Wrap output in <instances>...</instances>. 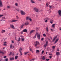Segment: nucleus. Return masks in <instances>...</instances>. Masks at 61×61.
<instances>
[{"instance_id":"1","label":"nucleus","mask_w":61,"mask_h":61,"mask_svg":"<svg viewBox=\"0 0 61 61\" xmlns=\"http://www.w3.org/2000/svg\"><path fill=\"white\" fill-rule=\"evenodd\" d=\"M48 46V41H46V43L44 45V47L45 48H46V46Z\"/></svg>"},{"instance_id":"2","label":"nucleus","mask_w":61,"mask_h":61,"mask_svg":"<svg viewBox=\"0 0 61 61\" xmlns=\"http://www.w3.org/2000/svg\"><path fill=\"white\" fill-rule=\"evenodd\" d=\"M39 44V42H38V41H37L36 42L35 44V46L36 48H37V45Z\"/></svg>"},{"instance_id":"3","label":"nucleus","mask_w":61,"mask_h":61,"mask_svg":"<svg viewBox=\"0 0 61 61\" xmlns=\"http://www.w3.org/2000/svg\"><path fill=\"white\" fill-rule=\"evenodd\" d=\"M34 10L36 12H38L39 10L38 9L36 8H34Z\"/></svg>"},{"instance_id":"4","label":"nucleus","mask_w":61,"mask_h":61,"mask_svg":"<svg viewBox=\"0 0 61 61\" xmlns=\"http://www.w3.org/2000/svg\"><path fill=\"white\" fill-rule=\"evenodd\" d=\"M20 12L21 15H25V13L22 10H21Z\"/></svg>"},{"instance_id":"5","label":"nucleus","mask_w":61,"mask_h":61,"mask_svg":"<svg viewBox=\"0 0 61 61\" xmlns=\"http://www.w3.org/2000/svg\"><path fill=\"white\" fill-rule=\"evenodd\" d=\"M22 50V49L21 48H20V49L19 50V51L20 53V54L21 55H22L23 54L22 53V52H21V51Z\"/></svg>"},{"instance_id":"6","label":"nucleus","mask_w":61,"mask_h":61,"mask_svg":"<svg viewBox=\"0 0 61 61\" xmlns=\"http://www.w3.org/2000/svg\"><path fill=\"white\" fill-rule=\"evenodd\" d=\"M25 25H29V22H26L24 24Z\"/></svg>"},{"instance_id":"7","label":"nucleus","mask_w":61,"mask_h":61,"mask_svg":"<svg viewBox=\"0 0 61 61\" xmlns=\"http://www.w3.org/2000/svg\"><path fill=\"white\" fill-rule=\"evenodd\" d=\"M0 6L1 7H3L2 2V1H1V0H0Z\"/></svg>"},{"instance_id":"8","label":"nucleus","mask_w":61,"mask_h":61,"mask_svg":"<svg viewBox=\"0 0 61 61\" xmlns=\"http://www.w3.org/2000/svg\"><path fill=\"white\" fill-rule=\"evenodd\" d=\"M58 14L60 16H61V10H59L58 11Z\"/></svg>"},{"instance_id":"9","label":"nucleus","mask_w":61,"mask_h":61,"mask_svg":"<svg viewBox=\"0 0 61 61\" xmlns=\"http://www.w3.org/2000/svg\"><path fill=\"white\" fill-rule=\"evenodd\" d=\"M10 27L13 29H14L15 28L14 27V26L12 25L11 24L10 25Z\"/></svg>"},{"instance_id":"10","label":"nucleus","mask_w":61,"mask_h":61,"mask_svg":"<svg viewBox=\"0 0 61 61\" xmlns=\"http://www.w3.org/2000/svg\"><path fill=\"white\" fill-rule=\"evenodd\" d=\"M59 40V39H57L55 41V43H54V44H56V43H57L58 42V41Z\"/></svg>"},{"instance_id":"11","label":"nucleus","mask_w":61,"mask_h":61,"mask_svg":"<svg viewBox=\"0 0 61 61\" xmlns=\"http://www.w3.org/2000/svg\"><path fill=\"white\" fill-rule=\"evenodd\" d=\"M17 21V20H13L11 21L12 23H13V22H16Z\"/></svg>"},{"instance_id":"12","label":"nucleus","mask_w":61,"mask_h":61,"mask_svg":"<svg viewBox=\"0 0 61 61\" xmlns=\"http://www.w3.org/2000/svg\"><path fill=\"white\" fill-rule=\"evenodd\" d=\"M35 32L34 30H31L30 32V34L31 35V34H32V33H34Z\"/></svg>"},{"instance_id":"13","label":"nucleus","mask_w":61,"mask_h":61,"mask_svg":"<svg viewBox=\"0 0 61 61\" xmlns=\"http://www.w3.org/2000/svg\"><path fill=\"white\" fill-rule=\"evenodd\" d=\"M42 59L43 60H45V59H46V57H45V56H44L42 57Z\"/></svg>"},{"instance_id":"14","label":"nucleus","mask_w":61,"mask_h":61,"mask_svg":"<svg viewBox=\"0 0 61 61\" xmlns=\"http://www.w3.org/2000/svg\"><path fill=\"white\" fill-rule=\"evenodd\" d=\"M22 32H27V30L26 29H25L23 30V31H22Z\"/></svg>"},{"instance_id":"15","label":"nucleus","mask_w":61,"mask_h":61,"mask_svg":"<svg viewBox=\"0 0 61 61\" xmlns=\"http://www.w3.org/2000/svg\"><path fill=\"white\" fill-rule=\"evenodd\" d=\"M46 31L47 32H48L49 31V30L48 29V27L47 26L46 28Z\"/></svg>"},{"instance_id":"16","label":"nucleus","mask_w":61,"mask_h":61,"mask_svg":"<svg viewBox=\"0 0 61 61\" xmlns=\"http://www.w3.org/2000/svg\"><path fill=\"white\" fill-rule=\"evenodd\" d=\"M56 55L57 56H59L60 55V53L58 52H56Z\"/></svg>"},{"instance_id":"17","label":"nucleus","mask_w":61,"mask_h":61,"mask_svg":"<svg viewBox=\"0 0 61 61\" xmlns=\"http://www.w3.org/2000/svg\"><path fill=\"white\" fill-rule=\"evenodd\" d=\"M40 35H39V34L38 35L37 37L39 39H40Z\"/></svg>"},{"instance_id":"18","label":"nucleus","mask_w":61,"mask_h":61,"mask_svg":"<svg viewBox=\"0 0 61 61\" xmlns=\"http://www.w3.org/2000/svg\"><path fill=\"white\" fill-rule=\"evenodd\" d=\"M5 32V30H3L1 31V33H4Z\"/></svg>"},{"instance_id":"19","label":"nucleus","mask_w":61,"mask_h":61,"mask_svg":"<svg viewBox=\"0 0 61 61\" xmlns=\"http://www.w3.org/2000/svg\"><path fill=\"white\" fill-rule=\"evenodd\" d=\"M45 20H49L50 19L49 18H46L45 19Z\"/></svg>"},{"instance_id":"20","label":"nucleus","mask_w":61,"mask_h":61,"mask_svg":"<svg viewBox=\"0 0 61 61\" xmlns=\"http://www.w3.org/2000/svg\"><path fill=\"white\" fill-rule=\"evenodd\" d=\"M54 20H52L51 21H50V23H51V24H53V23H54Z\"/></svg>"},{"instance_id":"21","label":"nucleus","mask_w":61,"mask_h":61,"mask_svg":"<svg viewBox=\"0 0 61 61\" xmlns=\"http://www.w3.org/2000/svg\"><path fill=\"white\" fill-rule=\"evenodd\" d=\"M4 43V46H6V44L7 43V42H5Z\"/></svg>"},{"instance_id":"22","label":"nucleus","mask_w":61,"mask_h":61,"mask_svg":"<svg viewBox=\"0 0 61 61\" xmlns=\"http://www.w3.org/2000/svg\"><path fill=\"white\" fill-rule=\"evenodd\" d=\"M29 17H26V20L27 21V20H29Z\"/></svg>"},{"instance_id":"23","label":"nucleus","mask_w":61,"mask_h":61,"mask_svg":"<svg viewBox=\"0 0 61 61\" xmlns=\"http://www.w3.org/2000/svg\"><path fill=\"white\" fill-rule=\"evenodd\" d=\"M10 60H13L14 59V57L11 58H10Z\"/></svg>"},{"instance_id":"24","label":"nucleus","mask_w":61,"mask_h":61,"mask_svg":"<svg viewBox=\"0 0 61 61\" xmlns=\"http://www.w3.org/2000/svg\"><path fill=\"white\" fill-rule=\"evenodd\" d=\"M56 25V24H54L52 25V27H55V26Z\"/></svg>"},{"instance_id":"25","label":"nucleus","mask_w":61,"mask_h":61,"mask_svg":"<svg viewBox=\"0 0 61 61\" xmlns=\"http://www.w3.org/2000/svg\"><path fill=\"white\" fill-rule=\"evenodd\" d=\"M31 2L32 3H35V2H34V1L33 0H31Z\"/></svg>"},{"instance_id":"26","label":"nucleus","mask_w":61,"mask_h":61,"mask_svg":"<svg viewBox=\"0 0 61 61\" xmlns=\"http://www.w3.org/2000/svg\"><path fill=\"white\" fill-rule=\"evenodd\" d=\"M0 54H4V53L2 51H0Z\"/></svg>"},{"instance_id":"27","label":"nucleus","mask_w":61,"mask_h":61,"mask_svg":"<svg viewBox=\"0 0 61 61\" xmlns=\"http://www.w3.org/2000/svg\"><path fill=\"white\" fill-rule=\"evenodd\" d=\"M21 39L19 37L18 38L17 41H20V40Z\"/></svg>"},{"instance_id":"28","label":"nucleus","mask_w":61,"mask_h":61,"mask_svg":"<svg viewBox=\"0 0 61 61\" xmlns=\"http://www.w3.org/2000/svg\"><path fill=\"white\" fill-rule=\"evenodd\" d=\"M29 20L30 22H32V19L31 18H30Z\"/></svg>"},{"instance_id":"29","label":"nucleus","mask_w":61,"mask_h":61,"mask_svg":"<svg viewBox=\"0 0 61 61\" xmlns=\"http://www.w3.org/2000/svg\"><path fill=\"white\" fill-rule=\"evenodd\" d=\"M21 39V41H24V40H25V39L24 38H22Z\"/></svg>"},{"instance_id":"30","label":"nucleus","mask_w":61,"mask_h":61,"mask_svg":"<svg viewBox=\"0 0 61 61\" xmlns=\"http://www.w3.org/2000/svg\"><path fill=\"white\" fill-rule=\"evenodd\" d=\"M15 5L16 6H18V4L17 3L15 4Z\"/></svg>"},{"instance_id":"31","label":"nucleus","mask_w":61,"mask_h":61,"mask_svg":"<svg viewBox=\"0 0 61 61\" xmlns=\"http://www.w3.org/2000/svg\"><path fill=\"white\" fill-rule=\"evenodd\" d=\"M12 47H13V45H12V44L10 46V48H12Z\"/></svg>"},{"instance_id":"32","label":"nucleus","mask_w":61,"mask_h":61,"mask_svg":"<svg viewBox=\"0 0 61 61\" xmlns=\"http://www.w3.org/2000/svg\"><path fill=\"white\" fill-rule=\"evenodd\" d=\"M18 56H15V59H17V58H18Z\"/></svg>"},{"instance_id":"33","label":"nucleus","mask_w":61,"mask_h":61,"mask_svg":"<svg viewBox=\"0 0 61 61\" xmlns=\"http://www.w3.org/2000/svg\"><path fill=\"white\" fill-rule=\"evenodd\" d=\"M4 16V15H0V18H1V17H2Z\"/></svg>"},{"instance_id":"34","label":"nucleus","mask_w":61,"mask_h":61,"mask_svg":"<svg viewBox=\"0 0 61 61\" xmlns=\"http://www.w3.org/2000/svg\"><path fill=\"white\" fill-rule=\"evenodd\" d=\"M28 52H25L24 54L25 55H26V54H28Z\"/></svg>"},{"instance_id":"35","label":"nucleus","mask_w":61,"mask_h":61,"mask_svg":"<svg viewBox=\"0 0 61 61\" xmlns=\"http://www.w3.org/2000/svg\"><path fill=\"white\" fill-rule=\"evenodd\" d=\"M5 17H3L2 18V20H4L5 19Z\"/></svg>"},{"instance_id":"36","label":"nucleus","mask_w":61,"mask_h":61,"mask_svg":"<svg viewBox=\"0 0 61 61\" xmlns=\"http://www.w3.org/2000/svg\"><path fill=\"white\" fill-rule=\"evenodd\" d=\"M7 7L8 8H10V6H7Z\"/></svg>"},{"instance_id":"37","label":"nucleus","mask_w":61,"mask_h":61,"mask_svg":"<svg viewBox=\"0 0 61 61\" xmlns=\"http://www.w3.org/2000/svg\"><path fill=\"white\" fill-rule=\"evenodd\" d=\"M55 46H52L53 49H55Z\"/></svg>"},{"instance_id":"38","label":"nucleus","mask_w":61,"mask_h":61,"mask_svg":"<svg viewBox=\"0 0 61 61\" xmlns=\"http://www.w3.org/2000/svg\"><path fill=\"white\" fill-rule=\"evenodd\" d=\"M57 36H56L54 38L55 39H56V38H57Z\"/></svg>"},{"instance_id":"39","label":"nucleus","mask_w":61,"mask_h":61,"mask_svg":"<svg viewBox=\"0 0 61 61\" xmlns=\"http://www.w3.org/2000/svg\"><path fill=\"white\" fill-rule=\"evenodd\" d=\"M43 35L44 37H46V35L45 34H44Z\"/></svg>"},{"instance_id":"40","label":"nucleus","mask_w":61,"mask_h":61,"mask_svg":"<svg viewBox=\"0 0 61 61\" xmlns=\"http://www.w3.org/2000/svg\"><path fill=\"white\" fill-rule=\"evenodd\" d=\"M16 10L18 12H19V11H20V10H19V9H16Z\"/></svg>"},{"instance_id":"41","label":"nucleus","mask_w":61,"mask_h":61,"mask_svg":"<svg viewBox=\"0 0 61 61\" xmlns=\"http://www.w3.org/2000/svg\"><path fill=\"white\" fill-rule=\"evenodd\" d=\"M36 53H37V52H38V53L39 52V51L38 50H37L36 51Z\"/></svg>"},{"instance_id":"42","label":"nucleus","mask_w":61,"mask_h":61,"mask_svg":"<svg viewBox=\"0 0 61 61\" xmlns=\"http://www.w3.org/2000/svg\"><path fill=\"white\" fill-rule=\"evenodd\" d=\"M36 37V35H35V36L33 37V38H35Z\"/></svg>"},{"instance_id":"43","label":"nucleus","mask_w":61,"mask_h":61,"mask_svg":"<svg viewBox=\"0 0 61 61\" xmlns=\"http://www.w3.org/2000/svg\"><path fill=\"white\" fill-rule=\"evenodd\" d=\"M38 33H37V32H36V34H35V35L36 36V35H37V36H38Z\"/></svg>"},{"instance_id":"44","label":"nucleus","mask_w":61,"mask_h":61,"mask_svg":"<svg viewBox=\"0 0 61 61\" xmlns=\"http://www.w3.org/2000/svg\"><path fill=\"white\" fill-rule=\"evenodd\" d=\"M44 53V51L43 50L42 51V54H43V53Z\"/></svg>"},{"instance_id":"45","label":"nucleus","mask_w":61,"mask_h":61,"mask_svg":"<svg viewBox=\"0 0 61 61\" xmlns=\"http://www.w3.org/2000/svg\"><path fill=\"white\" fill-rule=\"evenodd\" d=\"M45 23H47V20H46L45 21Z\"/></svg>"},{"instance_id":"46","label":"nucleus","mask_w":61,"mask_h":61,"mask_svg":"<svg viewBox=\"0 0 61 61\" xmlns=\"http://www.w3.org/2000/svg\"><path fill=\"white\" fill-rule=\"evenodd\" d=\"M23 26H24V24H23L21 26V28H23Z\"/></svg>"},{"instance_id":"47","label":"nucleus","mask_w":61,"mask_h":61,"mask_svg":"<svg viewBox=\"0 0 61 61\" xmlns=\"http://www.w3.org/2000/svg\"><path fill=\"white\" fill-rule=\"evenodd\" d=\"M51 32H53V31H54V30H53V29H51Z\"/></svg>"},{"instance_id":"48","label":"nucleus","mask_w":61,"mask_h":61,"mask_svg":"<svg viewBox=\"0 0 61 61\" xmlns=\"http://www.w3.org/2000/svg\"><path fill=\"white\" fill-rule=\"evenodd\" d=\"M12 55V52H10V54H9V55L10 56V55Z\"/></svg>"},{"instance_id":"49","label":"nucleus","mask_w":61,"mask_h":61,"mask_svg":"<svg viewBox=\"0 0 61 61\" xmlns=\"http://www.w3.org/2000/svg\"><path fill=\"white\" fill-rule=\"evenodd\" d=\"M49 57H50V58L51 59V58H52V57L51 56H49Z\"/></svg>"},{"instance_id":"50","label":"nucleus","mask_w":61,"mask_h":61,"mask_svg":"<svg viewBox=\"0 0 61 61\" xmlns=\"http://www.w3.org/2000/svg\"><path fill=\"white\" fill-rule=\"evenodd\" d=\"M55 39H54V38L53 41H52L53 42H54V41H55Z\"/></svg>"},{"instance_id":"51","label":"nucleus","mask_w":61,"mask_h":61,"mask_svg":"<svg viewBox=\"0 0 61 61\" xmlns=\"http://www.w3.org/2000/svg\"><path fill=\"white\" fill-rule=\"evenodd\" d=\"M48 3H46V5H47V6H48Z\"/></svg>"},{"instance_id":"52","label":"nucleus","mask_w":61,"mask_h":61,"mask_svg":"<svg viewBox=\"0 0 61 61\" xmlns=\"http://www.w3.org/2000/svg\"><path fill=\"white\" fill-rule=\"evenodd\" d=\"M49 7L50 8H52V7H53L52 6H50Z\"/></svg>"},{"instance_id":"53","label":"nucleus","mask_w":61,"mask_h":61,"mask_svg":"<svg viewBox=\"0 0 61 61\" xmlns=\"http://www.w3.org/2000/svg\"><path fill=\"white\" fill-rule=\"evenodd\" d=\"M46 60L47 61H49V59H46Z\"/></svg>"},{"instance_id":"54","label":"nucleus","mask_w":61,"mask_h":61,"mask_svg":"<svg viewBox=\"0 0 61 61\" xmlns=\"http://www.w3.org/2000/svg\"><path fill=\"white\" fill-rule=\"evenodd\" d=\"M44 38H41V40L42 41L43 40H44Z\"/></svg>"},{"instance_id":"55","label":"nucleus","mask_w":61,"mask_h":61,"mask_svg":"<svg viewBox=\"0 0 61 61\" xmlns=\"http://www.w3.org/2000/svg\"><path fill=\"white\" fill-rule=\"evenodd\" d=\"M5 60L6 61H8V59L7 58L5 59Z\"/></svg>"},{"instance_id":"56","label":"nucleus","mask_w":61,"mask_h":61,"mask_svg":"<svg viewBox=\"0 0 61 61\" xmlns=\"http://www.w3.org/2000/svg\"><path fill=\"white\" fill-rule=\"evenodd\" d=\"M12 43H14V41H12Z\"/></svg>"},{"instance_id":"57","label":"nucleus","mask_w":61,"mask_h":61,"mask_svg":"<svg viewBox=\"0 0 61 61\" xmlns=\"http://www.w3.org/2000/svg\"><path fill=\"white\" fill-rule=\"evenodd\" d=\"M6 58V56H5L4 57V58Z\"/></svg>"},{"instance_id":"58","label":"nucleus","mask_w":61,"mask_h":61,"mask_svg":"<svg viewBox=\"0 0 61 61\" xmlns=\"http://www.w3.org/2000/svg\"><path fill=\"white\" fill-rule=\"evenodd\" d=\"M30 50L31 51H32V49H31V48L30 49Z\"/></svg>"},{"instance_id":"59","label":"nucleus","mask_w":61,"mask_h":61,"mask_svg":"<svg viewBox=\"0 0 61 61\" xmlns=\"http://www.w3.org/2000/svg\"><path fill=\"white\" fill-rule=\"evenodd\" d=\"M23 31H22L21 32V34L22 35L23 34Z\"/></svg>"},{"instance_id":"60","label":"nucleus","mask_w":61,"mask_h":61,"mask_svg":"<svg viewBox=\"0 0 61 61\" xmlns=\"http://www.w3.org/2000/svg\"><path fill=\"white\" fill-rule=\"evenodd\" d=\"M57 51H59V49H57Z\"/></svg>"},{"instance_id":"61","label":"nucleus","mask_w":61,"mask_h":61,"mask_svg":"<svg viewBox=\"0 0 61 61\" xmlns=\"http://www.w3.org/2000/svg\"><path fill=\"white\" fill-rule=\"evenodd\" d=\"M16 17L17 19H18V16H16Z\"/></svg>"},{"instance_id":"62","label":"nucleus","mask_w":61,"mask_h":61,"mask_svg":"<svg viewBox=\"0 0 61 61\" xmlns=\"http://www.w3.org/2000/svg\"><path fill=\"white\" fill-rule=\"evenodd\" d=\"M50 38L51 39H52V38L51 37H50Z\"/></svg>"},{"instance_id":"63","label":"nucleus","mask_w":61,"mask_h":61,"mask_svg":"<svg viewBox=\"0 0 61 61\" xmlns=\"http://www.w3.org/2000/svg\"><path fill=\"white\" fill-rule=\"evenodd\" d=\"M35 59H32V60H35Z\"/></svg>"},{"instance_id":"64","label":"nucleus","mask_w":61,"mask_h":61,"mask_svg":"<svg viewBox=\"0 0 61 61\" xmlns=\"http://www.w3.org/2000/svg\"><path fill=\"white\" fill-rule=\"evenodd\" d=\"M52 55V54H49V55H50V56H51V55Z\"/></svg>"}]
</instances>
